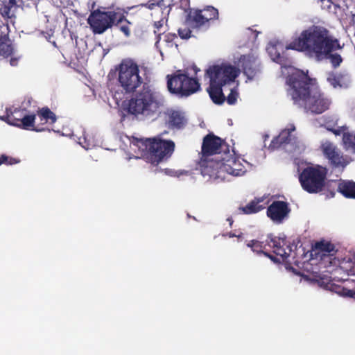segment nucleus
I'll list each match as a JSON object with an SVG mask.
<instances>
[{"label": "nucleus", "instance_id": "nucleus-1", "mask_svg": "<svg viewBox=\"0 0 355 355\" xmlns=\"http://www.w3.org/2000/svg\"><path fill=\"white\" fill-rule=\"evenodd\" d=\"M342 48L339 40L327 28L318 25H313L302 31L286 46V49L303 52L318 62L329 60L334 68L338 67L343 61L340 54L334 53Z\"/></svg>", "mask_w": 355, "mask_h": 355}, {"label": "nucleus", "instance_id": "nucleus-2", "mask_svg": "<svg viewBox=\"0 0 355 355\" xmlns=\"http://www.w3.org/2000/svg\"><path fill=\"white\" fill-rule=\"evenodd\" d=\"M286 83L293 103L306 112L320 114L330 108L331 99L321 91L316 79L307 73L295 69L286 78Z\"/></svg>", "mask_w": 355, "mask_h": 355}, {"label": "nucleus", "instance_id": "nucleus-3", "mask_svg": "<svg viewBox=\"0 0 355 355\" xmlns=\"http://www.w3.org/2000/svg\"><path fill=\"white\" fill-rule=\"evenodd\" d=\"M239 157L227 153L220 155L218 160H202L200 162V172L202 176L218 182L224 181L228 175L240 176L246 172V169Z\"/></svg>", "mask_w": 355, "mask_h": 355}, {"label": "nucleus", "instance_id": "nucleus-4", "mask_svg": "<svg viewBox=\"0 0 355 355\" xmlns=\"http://www.w3.org/2000/svg\"><path fill=\"white\" fill-rule=\"evenodd\" d=\"M163 103L164 99L159 93L149 85H144L141 89L128 101L127 111L136 116L141 115L151 117L159 112Z\"/></svg>", "mask_w": 355, "mask_h": 355}, {"label": "nucleus", "instance_id": "nucleus-5", "mask_svg": "<svg viewBox=\"0 0 355 355\" xmlns=\"http://www.w3.org/2000/svg\"><path fill=\"white\" fill-rule=\"evenodd\" d=\"M118 86L127 94L133 93L143 83L138 64L132 60H123L116 69Z\"/></svg>", "mask_w": 355, "mask_h": 355}, {"label": "nucleus", "instance_id": "nucleus-6", "mask_svg": "<svg viewBox=\"0 0 355 355\" xmlns=\"http://www.w3.org/2000/svg\"><path fill=\"white\" fill-rule=\"evenodd\" d=\"M327 173V169L320 165L304 168L299 175L302 188L309 193L324 191Z\"/></svg>", "mask_w": 355, "mask_h": 355}, {"label": "nucleus", "instance_id": "nucleus-7", "mask_svg": "<svg viewBox=\"0 0 355 355\" xmlns=\"http://www.w3.org/2000/svg\"><path fill=\"white\" fill-rule=\"evenodd\" d=\"M167 87L171 94L181 97H187L200 89V84L196 78H191L187 74L176 71L167 76Z\"/></svg>", "mask_w": 355, "mask_h": 355}, {"label": "nucleus", "instance_id": "nucleus-8", "mask_svg": "<svg viewBox=\"0 0 355 355\" xmlns=\"http://www.w3.org/2000/svg\"><path fill=\"white\" fill-rule=\"evenodd\" d=\"M143 144L149 153L148 158L154 165H157L164 159L171 157L175 148V144L173 141L155 138L146 139Z\"/></svg>", "mask_w": 355, "mask_h": 355}, {"label": "nucleus", "instance_id": "nucleus-9", "mask_svg": "<svg viewBox=\"0 0 355 355\" xmlns=\"http://www.w3.org/2000/svg\"><path fill=\"white\" fill-rule=\"evenodd\" d=\"M239 73V69L227 63L214 64L205 71V76L209 78V83L221 87L234 82Z\"/></svg>", "mask_w": 355, "mask_h": 355}, {"label": "nucleus", "instance_id": "nucleus-10", "mask_svg": "<svg viewBox=\"0 0 355 355\" xmlns=\"http://www.w3.org/2000/svg\"><path fill=\"white\" fill-rule=\"evenodd\" d=\"M229 146L224 140L214 135L213 133L207 135L202 141L201 153L202 157L198 163L200 168V162L202 160H218L220 159L222 152L227 153Z\"/></svg>", "mask_w": 355, "mask_h": 355}, {"label": "nucleus", "instance_id": "nucleus-11", "mask_svg": "<svg viewBox=\"0 0 355 355\" xmlns=\"http://www.w3.org/2000/svg\"><path fill=\"white\" fill-rule=\"evenodd\" d=\"M116 12L94 10L89 14L87 23L94 34L101 35L114 25Z\"/></svg>", "mask_w": 355, "mask_h": 355}, {"label": "nucleus", "instance_id": "nucleus-12", "mask_svg": "<svg viewBox=\"0 0 355 355\" xmlns=\"http://www.w3.org/2000/svg\"><path fill=\"white\" fill-rule=\"evenodd\" d=\"M219 12L217 8L212 6H207L202 9L190 10L187 17V21L195 28H200L209 24L210 21L217 20Z\"/></svg>", "mask_w": 355, "mask_h": 355}, {"label": "nucleus", "instance_id": "nucleus-13", "mask_svg": "<svg viewBox=\"0 0 355 355\" xmlns=\"http://www.w3.org/2000/svg\"><path fill=\"white\" fill-rule=\"evenodd\" d=\"M17 109L12 111L10 108H6V114L0 116V119L5 121L9 125H14L24 130H31L35 131H42L44 128H35L34 126L35 115H24L21 118H17L14 114L16 113Z\"/></svg>", "mask_w": 355, "mask_h": 355}, {"label": "nucleus", "instance_id": "nucleus-14", "mask_svg": "<svg viewBox=\"0 0 355 355\" xmlns=\"http://www.w3.org/2000/svg\"><path fill=\"white\" fill-rule=\"evenodd\" d=\"M291 211L288 202L275 200L268 206L266 215L273 223L281 224L288 218Z\"/></svg>", "mask_w": 355, "mask_h": 355}, {"label": "nucleus", "instance_id": "nucleus-15", "mask_svg": "<svg viewBox=\"0 0 355 355\" xmlns=\"http://www.w3.org/2000/svg\"><path fill=\"white\" fill-rule=\"evenodd\" d=\"M321 148L324 155L333 167L344 168L349 163L348 157L340 153L332 143L327 141L322 144Z\"/></svg>", "mask_w": 355, "mask_h": 355}, {"label": "nucleus", "instance_id": "nucleus-16", "mask_svg": "<svg viewBox=\"0 0 355 355\" xmlns=\"http://www.w3.org/2000/svg\"><path fill=\"white\" fill-rule=\"evenodd\" d=\"M268 246L272 249V252L283 259H286L291 255V247L286 245V240L279 237L268 235L266 239Z\"/></svg>", "mask_w": 355, "mask_h": 355}, {"label": "nucleus", "instance_id": "nucleus-17", "mask_svg": "<svg viewBox=\"0 0 355 355\" xmlns=\"http://www.w3.org/2000/svg\"><path fill=\"white\" fill-rule=\"evenodd\" d=\"M20 6L17 0H0V15L4 20L15 19Z\"/></svg>", "mask_w": 355, "mask_h": 355}, {"label": "nucleus", "instance_id": "nucleus-18", "mask_svg": "<svg viewBox=\"0 0 355 355\" xmlns=\"http://www.w3.org/2000/svg\"><path fill=\"white\" fill-rule=\"evenodd\" d=\"M243 73L248 79L252 80L259 72V64L254 58L243 55L240 60Z\"/></svg>", "mask_w": 355, "mask_h": 355}, {"label": "nucleus", "instance_id": "nucleus-19", "mask_svg": "<svg viewBox=\"0 0 355 355\" xmlns=\"http://www.w3.org/2000/svg\"><path fill=\"white\" fill-rule=\"evenodd\" d=\"M295 127L294 125H291L290 128L283 130L279 135L274 138L271 143L270 147L272 148H277L282 146L292 143L295 139L291 133L295 131Z\"/></svg>", "mask_w": 355, "mask_h": 355}, {"label": "nucleus", "instance_id": "nucleus-20", "mask_svg": "<svg viewBox=\"0 0 355 355\" xmlns=\"http://www.w3.org/2000/svg\"><path fill=\"white\" fill-rule=\"evenodd\" d=\"M263 197L254 198L244 207H240L239 210L241 214L250 215L257 214L266 208V203H263Z\"/></svg>", "mask_w": 355, "mask_h": 355}, {"label": "nucleus", "instance_id": "nucleus-21", "mask_svg": "<svg viewBox=\"0 0 355 355\" xmlns=\"http://www.w3.org/2000/svg\"><path fill=\"white\" fill-rule=\"evenodd\" d=\"M337 191L347 198L355 199V182L345 180H338Z\"/></svg>", "mask_w": 355, "mask_h": 355}, {"label": "nucleus", "instance_id": "nucleus-22", "mask_svg": "<svg viewBox=\"0 0 355 355\" xmlns=\"http://www.w3.org/2000/svg\"><path fill=\"white\" fill-rule=\"evenodd\" d=\"M247 246L250 248L251 250L257 254H263L272 261L275 260V257L267 252L268 244L266 240L265 241H260L253 239L247 243Z\"/></svg>", "mask_w": 355, "mask_h": 355}, {"label": "nucleus", "instance_id": "nucleus-23", "mask_svg": "<svg viewBox=\"0 0 355 355\" xmlns=\"http://www.w3.org/2000/svg\"><path fill=\"white\" fill-rule=\"evenodd\" d=\"M222 88L223 87L220 85L209 83V86L207 89L211 99L215 104L221 105L225 100Z\"/></svg>", "mask_w": 355, "mask_h": 355}, {"label": "nucleus", "instance_id": "nucleus-24", "mask_svg": "<svg viewBox=\"0 0 355 355\" xmlns=\"http://www.w3.org/2000/svg\"><path fill=\"white\" fill-rule=\"evenodd\" d=\"M14 49L8 33H1L0 35V56L8 58L13 53Z\"/></svg>", "mask_w": 355, "mask_h": 355}, {"label": "nucleus", "instance_id": "nucleus-25", "mask_svg": "<svg viewBox=\"0 0 355 355\" xmlns=\"http://www.w3.org/2000/svg\"><path fill=\"white\" fill-rule=\"evenodd\" d=\"M131 25L132 23L126 19L123 14L116 12V19L114 26H116L126 37L131 35Z\"/></svg>", "mask_w": 355, "mask_h": 355}, {"label": "nucleus", "instance_id": "nucleus-26", "mask_svg": "<svg viewBox=\"0 0 355 355\" xmlns=\"http://www.w3.org/2000/svg\"><path fill=\"white\" fill-rule=\"evenodd\" d=\"M342 141L344 149L352 154H355V134L349 131L344 132Z\"/></svg>", "mask_w": 355, "mask_h": 355}, {"label": "nucleus", "instance_id": "nucleus-27", "mask_svg": "<svg viewBox=\"0 0 355 355\" xmlns=\"http://www.w3.org/2000/svg\"><path fill=\"white\" fill-rule=\"evenodd\" d=\"M314 251L322 253V255H326L327 253L331 254L334 252L335 246L329 241H320L315 243Z\"/></svg>", "mask_w": 355, "mask_h": 355}, {"label": "nucleus", "instance_id": "nucleus-28", "mask_svg": "<svg viewBox=\"0 0 355 355\" xmlns=\"http://www.w3.org/2000/svg\"><path fill=\"white\" fill-rule=\"evenodd\" d=\"M37 115L42 122L43 121H44L43 123L49 122L50 123L53 124L57 120V117H56V115L55 114V113H53L47 107H42V109L39 110L37 111Z\"/></svg>", "mask_w": 355, "mask_h": 355}, {"label": "nucleus", "instance_id": "nucleus-29", "mask_svg": "<svg viewBox=\"0 0 355 355\" xmlns=\"http://www.w3.org/2000/svg\"><path fill=\"white\" fill-rule=\"evenodd\" d=\"M168 122L171 125L180 128L185 122L184 116L178 111H172L169 114Z\"/></svg>", "mask_w": 355, "mask_h": 355}, {"label": "nucleus", "instance_id": "nucleus-30", "mask_svg": "<svg viewBox=\"0 0 355 355\" xmlns=\"http://www.w3.org/2000/svg\"><path fill=\"white\" fill-rule=\"evenodd\" d=\"M338 181L331 180L325 182V187L324 190L326 191L325 194L328 198H334L336 194V188L337 189Z\"/></svg>", "mask_w": 355, "mask_h": 355}, {"label": "nucleus", "instance_id": "nucleus-31", "mask_svg": "<svg viewBox=\"0 0 355 355\" xmlns=\"http://www.w3.org/2000/svg\"><path fill=\"white\" fill-rule=\"evenodd\" d=\"M19 159L8 156L4 154L0 156V166L2 164L13 165L19 163Z\"/></svg>", "mask_w": 355, "mask_h": 355}, {"label": "nucleus", "instance_id": "nucleus-32", "mask_svg": "<svg viewBox=\"0 0 355 355\" xmlns=\"http://www.w3.org/2000/svg\"><path fill=\"white\" fill-rule=\"evenodd\" d=\"M340 80H341V77L339 75H338L334 72L329 73L328 77H327L328 82L334 87H336L337 86L340 85Z\"/></svg>", "mask_w": 355, "mask_h": 355}, {"label": "nucleus", "instance_id": "nucleus-33", "mask_svg": "<svg viewBox=\"0 0 355 355\" xmlns=\"http://www.w3.org/2000/svg\"><path fill=\"white\" fill-rule=\"evenodd\" d=\"M178 32L182 39H189L191 36V31L188 28H179Z\"/></svg>", "mask_w": 355, "mask_h": 355}, {"label": "nucleus", "instance_id": "nucleus-34", "mask_svg": "<svg viewBox=\"0 0 355 355\" xmlns=\"http://www.w3.org/2000/svg\"><path fill=\"white\" fill-rule=\"evenodd\" d=\"M238 93L233 89L231 90L230 93L227 97V102L229 105H234L236 103L237 100Z\"/></svg>", "mask_w": 355, "mask_h": 355}, {"label": "nucleus", "instance_id": "nucleus-35", "mask_svg": "<svg viewBox=\"0 0 355 355\" xmlns=\"http://www.w3.org/2000/svg\"><path fill=\"white\" fill-rule=\"evenodd\" d=\"M347 128L345 127H340L338 129H330V131H331L335 135H343L344 132H346Z\"/></svg>", "mask_w": 355, "mask_h": 355}, {"label": "nucleus", "instance_id": "nucleus-36", "mask_svg": "<svg viewBox=\"0 0 355 355\" xmlns=\"http://www.w3.org/2000/svg\"><path fill=\"white\" fill-rule=\"evenodd\" d=\"M154 26L157 29V31H155V33L157 34L158 40L157 42H158L160 39L161 33L157 32L159 31V29L162 26V24L161 23V21H155L154 24Z\"/></svg>", "mask_w": 355, "mask_h": 355}, {"label": "nucleus", "instance_id": "nucleus-37", "mask_svg": "<svg viewBox=\"0 0 355 355\" xmlns=\"http://www.w3.org/2000/svg\"><path fill=\"white\" fill-rule=\"evenodd\" d=\"M19 62V58H11L10 60V64L12 67L17 66Z\"/></svg>", "mask_w": 355, "mask_h": 355}, {"label": "nucleus", "instance_id": "nucleus-38", "mask_svg": "<svg viewBox=\"0 0 355 355\" xmlns=\"http://www.w3.org/2000/svg\"><path fill=\"white\" fill-rule=\"evenodd\" d=\"M338 289H340V287H338ZM347 291H349V290L346 289L345 288H342L341 291H337V293H340V295H342L343 296H347V297H350L354 298L353 297H351V296H349V295H347L345 294L346 292H347Z\"/></svg>", "mask_w": 355, "mask_h": 355}, {"label": "nucleus", "instance_id": "nucleus-39", "mask_svg": "<svg viewBox=\"0 0 355 355\" xmlns=\"http://www.w3.org/2000/svg\"><path fill=\"white\" fill-rule=\"evenodd\" d=\"M283 58L280 55L279 53L274 58V61L276 62L280 63L282 61Z\"/></svg>", "mask_w": 355, "mask_h": 355}, {"label": "nucleus", "instance_id": "nucleus-40", "mask_svg": "<svg viewBox=\"0 0 355 355\" xmlns=\"http://www.w3.org/2000/svg\"><path fill=\"white\" fill-rule=\"evenodd\" d=\"M345 294L347 295L353 297L355 299V291H347V292H346Z\"/></svg>", "mask_w": 355, "mask_h": 355}, {"label": "nucleus", "instance_id": "nucleus-41", "mask_svg": "<svg viewBox=\"0 0 355 355\" xmlns=\"http://www.w3.org/2000/svg\"><path fill=\"white\" fill-rule=\"evenodd\" d=\"M228 236L229 237H234V236H236V235L234 233H232V232H230L228 233ZM241 235H238L237 237H241Z\"/></svg>", "mask_w": 355, "mask_h": 355}, {"label": "nucleus", "instance_id": "nucleus-42", "mask_svg": "<svg viewBox=\"0 0 355 355\" xmlns=\"http://www.w3.org/2000/svg\"><path fill=\"white\" fill-rule=\"evenodd\" d=\"M193 69L195 71L196 74L200 71V69L196 65L193 66Z\"/></svg>", "mask_w": 355, "mask_h": 355}, {"label": "nucleus", "instance_id": "nucleus-43", "mask_svg": "<svg viewBox=\"0 0 355 355\" xmlns=\"http://www.w3.org/2000/svg\"><path fill=\"white\" fill-rule=\"evenodd\" d=\"M227 220L229 221L230 226H232V223H233V220H232V218H228V219H227Z\"/></svg>", "mask_w": 355, "mask_h": 355}, {"label": "nucleus", "instance_id": "nucleus-44", "mask_svg": "<svg viewBox=\"0 0 355 355\" xmlns=\"http://www.w3.org/2000/svg\"><path fill=\"white\" fill-rule=\"evenodd\" d=\"M31 1H33V5H37V1H38L39 0H31Z\"/></svg>", "mask_w": 355, "mask_h": 355}, {"label": "nucleus", "instance_id": "nucleus-45", "mask_svg": "<svg viewBox=\"0 0 355 355\" xmlns=\"http://www.w3.org/2000/svg\"><path fill=\"white\" fill-rule=\"evenodd\" d=\"M352 19L354 23H355V14L352 15Z\"/></svg>", "mask_w": 355, "mask_h": 355}, {"label": "nucleus", "instance_id": "nucleus-46", "mask_svg": "<svg viewBox=\"0 0 355 355\" xmlns=\"http://www.w3.org/2000/svg\"><path fill=\"white\" fill-rule=\"evenodd\" d=\"M183 1H187V3L189 2V0H182Z\"/></svg>", "mask_w": 355, "mask_h": 355}]
</instances>
